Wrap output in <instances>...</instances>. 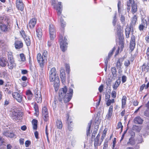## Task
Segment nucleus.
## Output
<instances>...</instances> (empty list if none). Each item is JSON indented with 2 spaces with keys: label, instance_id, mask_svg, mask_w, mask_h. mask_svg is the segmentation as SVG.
Here are the masks:
<instances>
[{
  "label": "nucleus",
  "instance_id": "7",
  "mask_svg": "<svg viewBox=\"0 0 149 149\" xmlns=\"http://www.w3.org/2000/svg\"><path fill=\"white\" fill-rule=\"evenodd\" d=\"M12 22H9L0 25V28L1 30L3 32L8 31L12 25Z\"/></svg>",
  "mask_w": 149,
  "mask_h": 149
},
{
  "label": "nucleus",
  "instance_id": "28",
  "mask_svg": "<svg viewBox=\"0 0 149 149\" xmlns=\"http://www.w3.org/2000/svg\"><path fill=\"white\" fill-rule=\"evenodd\" d=\"M127 97L125 96H123L122 99V108H124L126 104Z\"/></svg>",
  "mask_w": 149,
  "mask_h": 149
},
{
  "label": "nucleus",
  "instance_id": "24",
  "mask_svg": "<svg viewBox=\"0 0 149 149\" xmlns=\"http://www.w3.org/2000/svg\"><path fill=\"white\" fill-rule=\"evenodd\" d=\"M142 70L143 72H147L149 71V62L147 64H144L142 66Z\"/></svg>",
  "mask_w": 149,
  "mask_h": 149
},
{
  "label": "nucleus",
  "instance_id": "53",
  "mask_svg": "<svg viewBox=\"0 0 149 149\" xmlns=\"http://www.w3.org/2000/svg\"><path fill=\"white\" fill-rule=\"evenodd\" d=\"M120 20L121 22L124 25L125 24V17L123 15H121L120 17Z\"/></svg>",
  "mask_w": 149,
  "mask_h": 149
},
{
  "label": "nucleus",
  "instance_id": "52",
  "mask_svg": "<svg viewBox=\"0 0 149 149\" xmlns=\"http://www.w3.org/2000/svg\"><path fill=\"white\" fill-rule=\"evenodd\" d=\"M60 19L61 26L63 27L65 26V22H64L63 20V19L62 17H60Z\"/></svg>",
  "mask_w": 149,
  "mask_h": 149
},
{
  "label": "nucleus",
  "instance_id": "8",
  "mask_svg": "<svg viewBox=\"0 0 149 149\" xmlns=\"http://www.w3.org/2000/svg\"><path fill=\"white\" fill-rule=\"evenodd\" d=\"M52 5L55 8H56V10L57 11V14L59 18V16L61 15L62 10V6L61 5V2H59L57 6H56L54 3L52 2Z\"/></svg>",
  "mask_w": 149,
  "mask_h": 149
},
{
  "label": "nucleus",
  "instance_id": "5",
  "mask_svg": "<svg viewBox=\"0 0 149 149\" xmlns=\"http://www.w3.org/2000/svg\"><path fill=\"white\" fill-rule=\"evenodd\" d=\"M49 32L50 40H53L56 36V30L54 26L49 24Z\"/></svg>",
  "mask_w": 149,
  "mask_h": 149
},
{
  "label": "nucleus",
  "instance_id": "25",
  "mask_svg": "<svg viewBox=\"0 0 149 149\" xmlns=\"http://www.w3.org/2000/svg\"><path fill=\"white\" fill-rule=\"evenodd\" d=\"M36 32L38 38L40 40L41 39L42 35V29L40 28H38L36 30Z\"/></svg>",
  "mask_w": 149,
  "mask_h": 149
},
{
  "label": "nucleus",
  "instance_id": "50",
  "mask_svg": "<svg viewBox=\"0 0 149 149\" xmlns=\"http://www.w3.org/2000/svg\"><path fill=\"white\" fill-rule=\"evenodd\" d=\"M111 82V80L109 79H108L106 81V84L107 86V87H108L110 86V84Z\"/></svg>",
  "mask_w": 149,
  "mask_h": 149
},
{
  "label": "nucleus",
  "instance_id": "48",
  "mask_svg": "<svg viewBox=\"0 0 149 149\" xmlns=\"http://www.w3.org/2000/svg\"><path fill=\"white\" fill-rule=\"evenodd\" d=\"M34 109L35 111V113H34V114L36 115H38V106L37 105H35L34 107Z\"/></svg>",
  "mask_w": 149,
  "mask_h": 149
},
{
  "label": "nucleus",
  "instance_id": "20",
  "mask_svg": "<svg viewBox=\"0 0 149 149\" xmlns=\"http://www.w3.org/2000/svg\"><path fill=\"white\" fill-rule=\"evenodd\" d=\"M36 22V20L35 18H33L29 22V25L30 28H33Z\"/></svg>",
  "mask_w": 149,
  "mask_h": 149
},
{
  "label": "nucleus",
  "instance_id": "32",
  "mask_svg": "<svg viewBox=\"0 0 149 149\" xmlns=\"http://www.w3.org/2000/svg\"><path fill=\"white\" fill-rule=\"evenodd\" d=\"M120 83V80H117L115 82L113 86V88L114 90L117 89Z\"/></svg>",
  "mask_w": 149,
  "mask_h": 149
},
{
  "label": "nucleus",
  "instance_id": "21",
  "mask_svg": "<svg viewBox=\"0 0 149 149\" xmlns=\"http://www.w3.org/2000/svg\"><path fill=\"white\" fill-rule=\"evenodd\" d=\"M127 145L128 146H134L136 143V141L134 138L131 137L129 139V141L127 143Z\"/></svg>",
  "mask_w": 149,
  "mask_h": 149
},
{
  "label": "nucleus",
  "instance_id": "43",
  "mask_svg": "<svg viewBox=\"0 0 149 149\" xmlns=\"http://www.w3.org/2000/svg\"><path fill=\"white\" fill-rule=\"evenodd\" d=\"M137 20V17L136 15H134L132 19V22L133 24H134Z\"/></svg>",
  "mask_w": 149,
  "mask_h": 149
},
{
  "label": "nucleus",
  "instance_id": "56",
  "mask_svg": "<svg viewBox=\"0 0 149 149\" xmlns=\"http://www.w3.org/2000/svg\"><path fill=\"white\" fill-rule=\"evenodd\" d=\"M116 21V15H115L113 17V19L112 21V23L113 26H115V25Z\"/></svg>",
  "mask_w": 149,
  "mask_h": 149
},
{
  "label": "nucleus",
  "instance_id": "18",
  "mask_svg": "<svg viewBox=\"0 0 149 149\" xmlns=\"http://www.w3.org/2000/svg\"><path fill=\"white\" fill-rule=\"evenodd\" d=\"M121 27L120 24H117L115 28V30L116 31L117 34L118 36H121L122 35V31Z\"/></svg>",
  "mask_w": 149,
  "mask_h": 149
},
{
  "label": "nucleus",
  "instance_id": "1",
  "mask_svg": "<svg viewBox=\"0 0 149 149\" xmlns=\"http://www.w3.org/2000/svg\"><path fill=\"white\" fill-rule=\"evenodd\" d=\"M73 93V89L70 88L69 90L68 91L66 86H64L59 90V96L60 98V100L62 101V99L63 98L65 103L69 102L72 98Z\"/></svg>",
  "mask_w": 149,
  "mask_h": 149
},
{
  "label": "nucleus",
  "instance_id": "22",
  "mask_svg": "<svg viewBox=\"0 0 149 149\" xmlns=\"http://www.w3.org/2000/svg\"><path fill=\"white\" fill-rule=\"evenodd\" d=\"M91 124V121L88 124V125L87 127L86 130V134L87 137H88V136H90L91 133V132H90Z\"/></svg>",
  "mask_w": 149,
  "mask_h": 149
},
{
  "label": "nucleus",
  "instance_id": "3",
  "mask_svg": "<svg viewBox=\"0 0 149 149\" xmlns=\"http://www.w3.org/2000/svg\"><path fill=\"white\" fill-rule=\"evenodd\" d=\"M50 65L48 66V69L49 70L50 69V70L49 72V79L50 82H55V81L56 80H57V81H58V76L56 75V69L54 67H53L52 68H51L50 67Z\"/></svg>",
  "mask_w": 149,
  "mask_h": 149
},
{
  "label": "nucleus",
  "instance_id": "19",
  "mask_svg": "<svg viewBox=\"0 0 149 149\" xmlns=\"http://www.w3.org/2000/svg\"><path fill=\"white\" fill-rule=\"evenodd\" d=\"M8 65L9 69H11L16 66L14 59L8 60Z\"/></svg>",
  "mask_w": 149,
  "mask_h": 149
},
{
  "label": "nucleus",
  "instance_id": "47",
  "mask_svg": "<svg viewBox=\"0 0 149 149\" xmlns=\"http://www.w3.org/2000/svg\"><path fill=\"white\" fill-rule=\"evenodd\" d=\"M117 126H118V127H117L118 129H119L120 128H121V132H120V133H121V132H122V131L123 128V126L122 125V123L121 122H119L118 123Z\"/></svg>",
  "mask_w": 149,
  "mask_h": 149
},
{
  "label": "nucleus",
  "instance_id": "31",
  "mask_svg": "<svg viewBox=\"0 0 149 149\" xmlns=\"http://www.w3.org/2000/svg\"><path fill=\"white\" fill-rule=\"evenodd\" d=\"M56 126L57 128L61 129L62 128L63 124L61 120H57L56 121Z\"/></svg>",
  "mask_w": 149,
  "mask_h": 149
},
{
  "label": "nucleus",
  "instance_id": "54",
  "mask_svg": "<svg viewBox=\"0 0 149 149\" xmlns=\"http://www.w3.org/2000/svg\"><path fill=\"white\" fill-rule=\"evenodd\" d=\"M141 24L145 26H147V22L145 19H143L142 20V23Z\"/></svg>",
  "mask_w": 149,
  "mask_h": 149
},
{
  "label": "nucleus",
  "instance_id": "39",
  "mask_svg": "<svg viewBox=\"0 0 149 149\" xmlns=\"http://www.w3.org/2000/svg\"><path fill=\"white\" fill-rule=\"evenodd\" d=\"M106 105L108 106H109L112 103H113L115 100L114 99H112L111 100L108 99L107 100H106Z\"/></svg>",
  "mask_w": 149,
  "mask_h": 149
},
{
  "label": "nucleus",
  "instance_id": "44",
  "mask_svg": "<svg viewBox=\"0 0 149 149\" xmlns=\"http://www.w3.org/2000/svg\"><path fill=\"white\" fill-rule=\"evenodd\" d=\"M5 45V43L4 41L2 39H0V47L1 48L3 47Z\"/></svg>",
  "mask_w": 149,
  "mask_h": 149
},
{
  "label": "nucleus",
  "instance_id": "2",
  "mask_svg": "<svg viewBox=\"0 0 149 149\" xmlns=\"http://www.w3.org/2000/svg\"><path fill=\"white\" fill-rule=\"evenodd\" d=\"M47 51L44 50L42 54V56L40 53H38L37 56V61L41 68L40 72L42 73H43V68L45 62L47 60Z\"/></svg>",
  "mask_w": 149,
  "mask_h": 149
},
{
  "label": "nucleus",
  "instance_id": "41",
  "mask_svg": "<svg viewBox=\"0 0 149 149\" xmlns=\"http://www.w3.org/2000/svg\"><path fill=\"white\" fill-rule=\"evenodd\" d=\"M133 3L134 0H127V6L128 9H130V5Z\"/></svg>",
  "mask_w": 149,
  "mask_h": 149
},
{
  "label": "nucleus",
  "instance_id": "17",
  "mask_svg": "<svg viewBox=\"0 0 149 149\" xmlns=\"http://www.w3.org/2000/svg\"><path fill=\"white\" fill-rule=\"evenodd\" d=\"M16 6L17 8L21 11L24 9L23 4L21 0H17Z\"/></svg>",
  "mask_w": 149,
  "mask_h": 149
},
{
  "label": "nucleus",
  "instance_id": "10",
  "mask_svg": "<svg viewBox=\"0 0 149 149\" xmlns=\"http://www.w3.org/2000/svg\"><path fill=\"white\" fill-rule=\"evenodd\" d=\"M12 95L15 99L17 101L19 102H21L22 99V96L20 94H19L17 92L13 93Z\"/></svg>",
  "mask_w": 149,
  "mask_h": 149
},
{
  "label": "nucleus",
  "instance_id": "11",
  "mask_svg": "<svg viewBox=\"0 0 149 149\" xmlns=\"http://www.w3.org/2000/svg\"><path fill=\"white\" fill-rule=\"evenodd\" d=\"M9 22H12L10 19L5 15L0 17V23L2 24L8 23Z\"/></svg>",
  "mask_w": 149,
  "mask_h": 149
},
{
  "label": "nucleus",
  "instance_id": "14",
  "mask_svg": "<svg viewBox=\"0 0 149 149\" xmlns=\"http://www.w3.org/2000/svg\"><path fill=\"white\" fill-rule=\"evenodd\" d=\"M42 113L44 120L46 121L48 117V112L47 109L45 107H44L42 108Z\"/></svg>",
  "mask_w": 149,
  "mask_h": 149
},
{
  "label": "nucleus",
  "instance_id": "13",
  "mask_svg": "<svg viewBox=\"0 0 149 149\" xmlns=\"http://www.w3.org/2000/svg\"><path fill=\"white\" fill-rule=\"evenodd\" d=\"M135 45V38L134 35H132L131 37L130 42V48L131 51L134 50Z\"/></svg>",
  "mask_w": 149,
  "mask_h": 149
},
{
  "label": "nucleus",
  "instance_id": "34",
  "mask_svg": "<svg viewBox=\"0 0 149 149\" xmlns=\"http://www.w3.org/2000/svg\"><path fill=\"white\" fill-rule=\"evenodd\" d=\"M131 29L129 27H127L125 29L126 36L127 38L129 37V35L130 33Z\"/></svg>",
  "mask_w": 149,
  "mask_h": 149
},
{
  "label": "nucleus",
  "instance_id": "35",
  "mask_svg": "<svg viewBox=\"0 0 149 149\" xmlns=\"http://www.w3.org/2000/svg\"><path fill=\"white\" fill-rule=\"evenodd\" d=\"M123 61V59L121 58L118 59L116 63V66L117 68H120Z\"/></svg>",
  "mask_w": 149,
  "mask_h": 149
},
{
  "label": "nucleus",
  "instance_id": "37",
  "mask_svg": "<svg viewBox=\"0 0 149 149\" xmlns=\"http://www.w3.org/2000/svg\"><path fill=\"white\" fill-rule=\"evenodd\" d=\"M26 45L27 46H29L31 45V40L28 37H26L24 39Z\"/></svg>",
  "mask_w": 149,
  "mask_h": 149
},
{
  "label": "nucleus",
  "instance_id": "38",
  "mask_svg": "<svg viewBox=\"0 0 149 149\" xmlns=\"http://www.w3.org/2000/svg\"><path fill=\"white\" fill-rule=\"evenodd\" d=\"M7 64V62L4 59H1L0 60V65L2 67H5Z\"/></svg>",
  "mask_w": 149,
  "mask_h": 149
},
{
  "label": "nucleus",
  "instance_id": "57",
  "mask_svg": "<svg viewBox=\"0 0 149 149\" xmlns=\"http://www.w3.org/2000/svg\"><path fill=\"white\" fill-rule=\"evenodd\" d=\"M116 92L114 91H112L111 93V96L113 98H115L116 97Z\"/></svg>",
  "mask_w": 149,
  "mask_h": 149
},
{
  "label": "nucleus",
  "instance_id": "26",
  "mask_svg": "<svg viewBox=\"0 0 149 149\" xmlns=\"http://www.w3.org/2000/svg\"><path fill=\"white\" fill-rule=\"evenodd\" d=\"M134 121L136 123L141 124L143 123V120L140 117L138 116L134 118Z\"/></svg>",
  "mask_w": 149,
  "mask_h": 149
},
{
  "label": "nucleus",
  "instance_id": "33",
  "mask_svg": "<svg viewBox=\"0 0 149 149\" xmlns=\"http://www.w3.org/2000/svg\"><path fill=\"white\" fill-rule=\"evenodd\" d=\"M137 11V5L134 3L133 4L132 6V12L133 13H134Z\"/></svg>",
  "mask_w": 149,
  "mask_h": 149
},
{
  "label": "nucleus",
  "instance_id": "40",
  "mask_svg": "<svg viewBox=\"0 0 149 149\" xmlns=\"http://www.w3.org/2000/svg\"><path fill=\"white\" fill-rule=\"evenodd\" d=\"M108 141L109 140L108 139H106L105 140L104 144L103 149H108Z\"/></svg>",
  "mask_w": 149,
  "mask_h": 149
},
{
  "label": "nucleus",
  "instance_id": "15",
  "mask_svg": "<svg viewBox=\"0 0 149 149\" xmlns=\"http://www.w3.org/2000/svg\"><path fill=\"white\" fill-rule=\"evenodd\" d=\"M15 46L16 49H19L22 48L23 46L22 42L19 39H16L15 41Z\"/></svg>",
  "mask_w": 149,
  "mask_h": 149
},
{
  "label": "nucleus",
  "instance_id": "27",
  "mask_svg": "<svg viewBox=\"0 0 149 149\" xmlns=\"http://www.w3.org/2000/svg\"><path fill=\"white\" fill-rule=\"evenodd\" d=\"M26 94L27 96L28 100H30L32 99L33 95L32 92L30 90H28L26 91Z\"/></svg>",
  "mask_w": 149,
  "mask_h": 149
},
{
  "label": "nucleus",
  "instance_id": "45",
  "mask_svg": "<svg viewBox=\"0 0 149 149\" xmlns=\"http://www.w3.org/2000/svg\"><path fill=\"white\" fill-rule=\"evenodd\" d=\"M8 60L13 59V55L11 52H8Z\"/></svg>",
  "mask_w": 149,
  "mask_h": 149
},
{
  "label": "nucleus",
  "instance_id": "46",
  "mask_svg": "<svg viewBox=\"0 0 149 149\" xmlns=\"http://www.w3.org/2000/svg\"><path fill=\"white\" fill-rule=\"evenodd\" d=\"M72 123V121H70L68 123V130L70 131H71L72 130L73 128L72 126V125H70V124H71Z\"/></svg>",
  "mask_w": 149,
  "mask_h": 149
},
{
  "label": "nucleus",
  "instance_id": "49",
  "mask_svg": "<svg viewBox=\"0 0 149 149\" xmlns=\"http://www.w3.org/2000/svg\"><path fill=\"white\" fill-rule=\"evenodd\" d=\"M20 34L22 36V38H24V39L25 38H26V37H27L25 33V32L23 30L21 31H20Z\"/></svg>",
  "mask_w": 149,
  "mask_h": 149
},
{
  "label": "nucleus",
  "instance_id": "64",
  "mask_svg": "<svg viewBox=\"0 0 149 149\" xmlns=\"http://www.w3.org/2000/svg\"><path fill=\"white\" fill-rule=\"evenodd\" d=\"M99 128V125H96L95 126L94 129V130L93 132H95V133H97V131L98 130Z\"/></svg>",
  "mask_w": 149,
  "mask_h": 149
},
{
  "label": "nucleus",
  "instance_id": "63",
  "mask_svg": "<svg viewBox=\"0 0 149 149\" xmlns=\"http://www.w3.org/2000/svg\"><path fill=\"white\" fill-rule=\"evenodd\" d=\"M130 64V61L129 60H127L125 61L124 65L126 66H128Z\"/></svg>",
  "mask_w": 149,
  "mask_h": 149
},
{
  "label": "nucleus",
  "instance_id": "60",
  "mask_svg": "<svg viewBox=\"0 0 149 149\" xmlns=\"http://www.w3.org/2000/svg\"><path fill=\"white\" fill-rule=\"evenodd\" d=\"M122 82L123 83H125L127 80V77L125 76H123L122 77Z\"/></svg>",
  "mask_w": 149,
  "mask_h": 149
},
{
  "label": "nucleus",
  "instance_id": "51",
  "mask_svg": "<svg viewBox=\"0 0 149 149\" xmlns=\"http://www.w3.org/2000/svg\"><path fill=\"white\" fill-rule=\"evenodd\" d=\"M20 58L22 61H24L25 60V57L24 55L23 54H20Z\"/></svg>",
  "mask_w": 149,
  "mask_h": 149
},
{
  "label": "nucleus",
  "instance_id": "9",
  "mask_svg": "<svg viewBox=\"0 0 149 149\" xmlns=\"http://www.w3.org/2000/svg\"><path fill=\"white\" fill-rule=\"evenodd\" d=\"M35 96L37 103H40L42 101V97L40 92L37 90H35Z\"/></svg>",
  "mask_w": 149,
  "mask_h": 149
},
{
  "label": "nucleus",
  "instance_id": "12",
  "mask_svg": "<svg viewBox=\"0 0 149 149\" xmlns=\"http://www.w3.org/2000/svg\"><path fill=\"white\" fill-rule=\"evenodd\" d=\"M60 78L61 81L63 84L65 83V76L64 69L61 68L60 70Z\"/></svg>",
  "mask_w": 149,
  "mask_h": 149
},
{
  "label": "nucleus",
  "instance_id": "30",
  "mask_svg": "<svg viewBox=\"0 0 149 149\" xmlns=\"http://www.w3.org/2000/svg\"><path fill=\"white\" fill-rule=\"evenodd\" d=\"M37 120L35 119H33L32 121V124L33 128L34 130H36L37 128Z\"/></svg>",
  "mask_w": 149,
  "mask_h": 149
},
{
  "label": "nucleus",
  "instance_id": "6",
  "mask_svg": "<svg viewBox=\"0 0 149 149\" xmlns=\"http://www.w3.org/2000/svg\"><path fill=\"white\" fill-rule=\"evenodd\" d=\"M22 113L19 111H13L10 114L12 118L14 120H19L22 117Z\"/></svg>",
  "mask_w": 149,
  "mask_h": 149
},
{
  "label": "nucleus",
  "instance_id": "4",
  "mask_svg": "<svg viewBox=\"0 0 149 149\" xmlns=\"http://www.w3.org/2000/svg\"><path fill=\"white\" fill-rule=\"evenodd\" d=\"M59 40L61 49L62 51L65 52L66 49L67 45H68L67 43L66 42L67 40L66 38L65 37L63 40V37L61 36L59 38Z\"/></svg>",
  "mask_w": 149,
  "mask_h": 149
},
{
  "label": "nucleus",
  "instance_id": "55",
  "mask_svg": "<svg viewBox=\"0 0 149 149\" xmlns=\"http://www.w3.org/2000/svg\"><path fill=\"white\" fill-rule=\"evenodd\" d=\"M65 67L66 68V71L69 74L70 71V67L69 65L67 64H66L65 65Z\"/></svg>",
  "mask_w": 149,
  "mask_h": 149
},
{
  "label": "nucleus",
  "instance_id": "36",
  "mask_svg": "<svg viewBox=\"0 0 149 149\" xmlns=\"http://www.w3.org/2000/svg\"><path fill=\"white\" fill-rule=\"evenodd\" d=\"M132 129L133 130L136 132H139L141 130V128L140 126L134 125L132 127Z\"/></svg>",
  "mask_w": 149,
  "mask_h": 149
},
{
  "label": "nucleus",
  "instance_id": "61",
  "mask_svg": "<svg viewBox=\"0 0 149 149\" xmlns=\"http://www.w3.org/2000/svg\"><path fill=\"white\" fill-rule=\"evenodd\" d=\"M31 142L29 140L26 141L25 143V146L26 147H28L30 145Z\"/></svg>",
  "mask_w": 149,
  "mask_h": 149
},
{
  "label": "nucleus",
  "instance_id": "58",
  "mask_svg": "<svg viewBox=\"0 0 149 149\" xmlns=\"http://www.w3.org/2000/svg\"><path fill=\"white\" fill-rule=\"evenodd\" d=\"M110 98V94L108 93H106L105 94V100L109 99Z\"/></svg>",
  "mask_w": 149,
  "mask_h": 149
},
{
  "label": "nucleus",
  "instance_id": "59",
  "mask_svg": "<svg viewBox=\"0 0 149 149\" xmlns=\"http://www.w3.org/2000/svg\"><path fill=\"white\" fill-rule=\"evenodd\" d=\"M111 72L112 74H113V75H114L115 74H116V68L115 67H113L112 68H111Z\"/></svg>",
  "mask_w": 149,
  "mask_h": 149
},
{
  "label": "nucleus",
  "instance_id": "29",
  "mask_svg": "<svg viewBox=\"0 0 149 149\" xmlns=\"http://www.w3.org/2000/svg\"><path fill=\"white\" fill-rule=\"evenodd\" d=\"M113 107L112 105H111L109 109L107 117L108 118H110L112 116L113 111Z\"/></svg>",
  "mask_w": 149,
  "mask_h": 149
},
{
  "label": "nucleus",
  "instance_id": "16",
  "mask_svg": "<svg viewBox=\"0 0 149 149\" xmlns=\"http://www.w3.org/2000/svg\"><path fill=\"white\" fill-rule=\"evenodd\" d=\"M115 50V47H114L112 49V50L109 53L108 57H107L105 59L104 63L105 66H107L108 61L109 60L110 57L112 55L113 52Z\"/></svg>",
  "mask_w": 149,
  "mask_h": 149
},
{
  "label": "nucleus",
  "instance_id": "23",
  "mask_svg": "<svg viewBox=\"0 0 149 149\" xmlns=\"http://www.w3.org/2000/svg\"><path fill=\"white\" fill-rule=\"evenodd\" d=\"M3 134L6 137L10 138L13 137L15 136L13 133H11L9 131H4L3 132Z\"/></svg>",
  "mask_w": 149,
  "mask_h": 149
},
{
  "label": "nucleus",
  "instance_id": "62",
  "mask_svg": "<svg viewBox=\"0 0 149 149\" xmlns=\"http://www.w3.org/2000/svg\"><path fill=\"white\" fill-rule=\"evenodd\" d=\"M144 115L147 117H149V109H148L145 111Z\"/></svg>",
  "mask_w": 149,
  "mask_h": 149
},
{
  "label": "nucleus",
  "instance_id": "42",
  "mask_svg": "<svg viewBox=\"0 0 149 149\" xmlns=\"http://www.w3.org/2000/svg\"><path fill=\"white\" fill-rule=\"evenodd\" d=\"M99 139L97 138H95V139L94 145L95 147L101 144V143L99 144Z\"/></svg>",
  "mask_w": 149,
  "mask_h": 149
}]
</instances>
